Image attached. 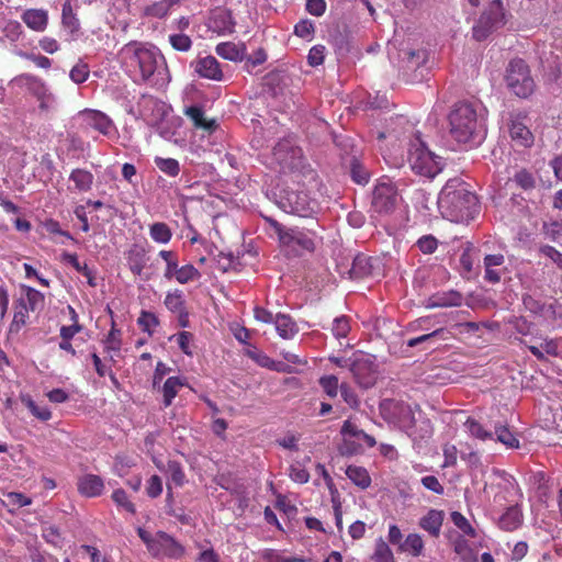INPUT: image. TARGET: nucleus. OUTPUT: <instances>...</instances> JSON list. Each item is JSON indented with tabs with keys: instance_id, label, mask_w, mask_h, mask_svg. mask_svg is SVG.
Here are the masks:
<instances>
[{
	"instance_id": "obj_26",
	"label": "nucleus",
	"mask_w": 562,
	"mask_h": 562,
	"mask_svg": "<svg viewBox=\"0 0 562 562\" xmlns=\"http://www.w3.org/2000/svg\"><path fill=\"white\" fill-rule=\"evenodd\" d=\"M216 54L227 60H243L246 55L245 45H238L232 42L220 43L215 48Z\"/></svg>"
},
{
	"instance_id": "obj_48",
	"label": "nucleus",
	"mask_w": 562,
	"mask_h": 562,
	"mask_svg": "<svg viewBox=\"0 0 562 562\" xmlns=\"http://www.w3.org/2000/svg\"><path fill=\"white\" fill-rule=\"evenodd\" d=\"M42 537L45 539L47 543L56 548H61L63 538L58 527L54 525H44L42 527Z\"/></svg>"
},
{
	"instance_id": "obj_8",
	"label": "nucleus",
	"mask_w": 562,
	"mask_h": 562,
	"mask_svg": "<svg viewBox=\"0 0 562 562\" xmlns=\"http://www.w3.org/2000/svg\"><path fill=\"white\" fill-rule=\"evenodd\" d=\"M482 537L471 524L459 514V558L463 562H476Z\"/></svg>"
},
{
	"instance_id": "obj_28",
	"label": "nucleus",
	"mask_w": 562,
	"mask_h": 562,
	"mask_svg": "<svg viewBox=\"0 0 562 562\" xmlns=\"http://www.w3.org/2000/svg\"><path fill=\"white\" fill-rule=\"evenodd\" d=\"M69 180L74 182L75 190L88 192L92 188L94 177L89 170L77 168L70 172Z\"/></svg>"
},
{
	"instance_id": "obj_18",
	"label": "nucleus",
	"mask_w": 562,
	"mask_h": 562,
	"mask_svg": "<svg viewBox=\"0 0 562 562\" xmlns=\"http://www.w3.org/2000/svg\"><path fill=\"white\" fill-rule=\"evenodd\" d=\"M438 206L441 214L449 218L451 222L456 221L457 216V184L453 179L447 181L446 186L439 193Z\"/></svg>"
},
{
	"instance_id": "obj_41",
	"label": "nucleus",
	"mask_w": 562,
	"mask_h": 562,
	"mask_svg": "<svg viewBox=\"0 0 562 562\" xmlns=\"http://www.w3.org/2000/svg\"><path fill=\"white\" fill-rule=\"evenodd\" d=\"M401 550L408 552L414 557H418L424 549V541L417 533H409L405 541L401 543Z\"/></svg>"
},
{
	"instance_id": "obj_16",
	"label": "nucleus",
	"mask_w": 562,
	"mask_h": 562,
	"mask_svg": "<svg viewBox=\"0 0 562 562\" xmlns=\"http://www.w3.org/2000/svg\"><path fill=\"white\" fill-rule=\"evenodd\" d=\"M350 151L342 157V161L349 167L352 181L360 186L369 183L371 175L362 164V154L355 150L353 145H349Z\"/></svg>"
},
{
	"instance_id": "obj_32",
	"label": "nucleus",
	"mask_w": 562,
	"mask_h": 562,
	"mask_svg": "<svg viewBox=\"0 0 562 562\" xmlns=\"http://www.w3.org/2000/svg\"><path fill=\"white\" fill-rule=\"evenodd\" d=\"M413 125L407 121L404 116H396L391 120V130L387 135L385 133H380L379 138L393 137V138H406V132H412Z\"/></svg>"
},
{
	"instance_id": "obj_51",
	"label": "nucleus",
	"mask_w": 562,
	"mask_h": 562,
	"mask_svg": "<svg viewBox=\"0 0 562 562\" xmlns=\"http://www.w3.org/2000/svg\"><path fill=\"white\" fill-rule=\"evenodd\" d=\"M509 135L513 140H528L535 137L530 130L519 121L512 122Z\"/></svg>"
},
{
	"instance_id": "obj_57",
	"label": "nucleus",
	"mask_w": 562,
	"mask_h": 562,
	"mask_svg": "<svg viewBox=\"0 0 562 562\" xmlns=\"http://www.w3.org/2000/svg\"><path fill=\"white\" fill-rule=\"evenodd\" d=\"M290 477L293 482L299 484H305L310 480L308 471L300 463H294L290 467Z\"/></svg>"
},
{
	"instance_id": "obj_50",
	"label": "nucleus",
	"mask_w": 562,
	"mask_h": 562,
	"mask_svg": "<svg viewBox=\"0 0 562 562\" xmlns=\"http://www.w3.org/2000/svg\"><path fill=\"white\" fill-rule=\"evenodd\" d=\"M155 165L158 167V169L160 171H162L164 173H166L170 177H176L179 175V171H180L179 162L173 158L156 157Z\"/></svg>"
},
{
	"instance_id": "obj_36",
	"label": "nucleus",
	"mask_w": 562,
	"mask_h": 562,
	"mask_svg": "<svg viewBox=\"0 0 562 562\" xmlns=\"http://www.w3.org/2000/svg\"><path fill=\"white\" fill-rule=\"evenodd\" d=\"M184 385V382L179 376L168 378L162 386L164 393V405L168 407L171 405L173 398L177 396L180 387Z\"/></svg>"
},
{
	"instance_id": "obj_31",
	"label": "nucleus",
	"mask_w": 562,
	"mask_h": 562,
	"mask_svg": "<svg viewBox=\"0 0 562 562\" xmlns=\"http://www.w3.org/2000/svg\"><path fill=\"white\" fill-rule=\"evenodd\" d=\"M504 256L501 254L487 255L484 258L485 279L492 283L498 282L501 280V271L495 268L501 267L504 263Z\"/></svg>"
},
{
	"instance_id": "obj_15",
	"label": "nucleus",
	"mask_w": 562,
	"mask_h": 562,
	"mask_svg": "<svg viewBox=\"0 0 562 562\" xmlns=\"http://www.w3.org/2000/svg\"><path fill=\"white\" fill-rule=\"evenodd\" d=\"M16 80L26 86L37 98L40 102L38 108L42 112H48L54 109L55 98L41 78L30 74H22L16 77Z\"/></svg>"
},
{
	"instance_id": "obj_43",
	"label": "nucleus",
	"mask_w": 562,
	"mask_h": 562,
	"mask_svg": "<svg viewBox=\"0 0 562 562\" xmlns=\"http://www.w3.org/2000/svg\"><path fill=\"white\" fill-rule=\"evenodd\" d=\"M200 277V271L193 265H186L179 267L172 279H175L180 284H186L188 282L198 280Z\"/></svg>"
},
{
	"instance_id": "obj_46",
	"label": "nucleus",
	"mask_w": 562,
	"mask_h": 562,
	"mask_svg": "<svg viewBox=\"0 0 562 562\" xmlns=\"http://www.w3.org/2000/svg\"><path fill=\"white\" fill-rule=\"evenodd\" d=\"M167 473L169 480L177 486L181 487L186 483V474L178 461H169L167 464Z\"/></svg>"
},
{
	"instance_id": "obj_42",
	"label": "nucleus",
	"mask_w": 562,
	"mask_h": 562,
	"mask_svg": "<svg viewBox=\"0 0 562 562\" xmlns=\"http://www.w3.org/2000/svg\"><path fill=\"white\" fill-rule=\"evenodd\" d=\"M323 392L330 398H335L340 390V384L336 375H323L318 380Z\"/></svg>"
},
{
	"instance_id": "obj_9",
	"label": "nucleus",
	"mask_w": 562,
	"mask_h": 562,
	"mask_svg": "<svg viewBox=\"0 0 562 562\" xmlns=\"http://www.w3.org/2000/svg\"><path fill=\"white\" fill-rule=\"evenodd\" d=\"M280 207L289 214L310 217L317 211V202L304 191L288 190L279 202Z\"/></svg>"
},
{
	"instance_id": "obj_62",
	"label": "nucleus",
	"mask_w": 562,
	"mask_h": 562,
	"mask_svg": "<svg viewBox=\"0 0 562 562\" xmlns=\"http://www.w3.org/2000/svg\"><path fill=\"white\" fill-rule=\"evenodd\" d=\"M420 483L426 490H428L435 494L442 495L445 492L442 484L439 482L438 477L435 475L423 476L420 480Z\"/></svg>"
},
{
	"instance_id": "obj_61",
	"label": "nucleus",
	"mask_w": 562,
	"mask_h": 562,
	"mask_svg": "<svg viewBox=\"0 0 562 562\" xmlns=\"http://www.w3.org/2000/svg\"><path fill=\"white\" fill-rule=\"evenodd\" d=\"M61 260L69 263L77 272L83 274H89L88 270L90 269L87 263H81L78 260V256L76 254L63 252Z\"/></svg>"
},
{
	"instance_id": "obj_3",
	"label": "nucleus",
	"mask_w": 562,
	"mask_h": 562,
	"mask_svg": "<svg viewBox=\"0 0 562 562\" xmlns=\"http://www.w3.org/2000/svg\"><path fill=\"white\" fill-rule=\"evenodd\" d=\"M137 535L146 544L148 552L155 558L180 559L184 554V547L165 531H157L151 535L139 527Z\"/></svg>"
},
{
	"instance_id": "obj_33",
	"label": "nucleus",
	"mask_w": 562,
	"mask_h": 562,
	"mask_svg": "<svg viewBox=\"0 0 562 562\" xmlns=\"http://www.w3.org/2000/svg\"><path fill=\"white\" fill-rule=\"evenodd\" d=\"M276 329L283 339H290L297 333L296 324L284 314H278L274 319Z\"/></svg>"
},
{
	"instance_id": "obj_20",
	"label": "nucleus",
	"mask_w": 562,
	"mask_h": 562,
	"mask_svg": "<svg viewBox=\"0 0 562 562\" xmlns=\"http://www.w3.org/2000/svg\"><path fill=\"white\" fill-rule=\"evenodd\" d=\"M194 71L202 78L221 81L223 71L217 59L213 56L201 57L195 60Z\"/></svg>"
},
{
	"instance_id": "obj_25",
	"label": "nucleus",
	"mask_w": 562,
	"mask_h": 562,
	"mask_svg": "<svg viewBox=\"0 0 562 562\" xmlns=\"http://www.w3.org/2000/svg\"><path fill=\"white\" fill-rule=\"evenodd\" d=\"M522 522V514L517 505L510 506L498 518V527L505 531H514L520 527Z\"/></svg>"
},
{
	"instance_id": "obj_63",
	"label": "nucleus",
	"mask_w": 562,
	"mask_h": 562,
	"mask_svg": "<svg viewBox=\"0 0 562 562\" xmlns=\"http://www.w3.org/2000/svg\"><path fill=\"white\" fill-rule=\"evenodd\" d=\"M325 59V47L323 45L313 46L307 55V61L312 67L319 66Z\"/></svg>"
},
{
	"instance_id": "obj_37",
	"label": "nucleus",
	"mask_w": 562,
	"mask_h": 562,
	"mask_svg": "<svg viewBox=\"0 0 562 562\" xmlns=\"http://www.w3.org/2000/svg\"><path fill=\"white\" fill-rule=\"evenodd\" d=\"M149 236L158 244H168L172 238V232L166 223L156 222L149 226Z\"/></svg>"
},
{
	"instance_id": "obj_7",
	"label": "nucleus",
	"mask_w": 562,
	"mask_h": 562,
	"mask_svg": "<svg viewBox=\"0 0 562 562\" xmlns=\"http://www.w3.org/2000/svg\"><path fill=\"white\" fill-rule=\"evenodd\" d=\"M400 194L391 181H380L372 192L371 210L379 216L391 215L397 207Z\"/></svg>"
},
{
	"instance_id": "obj_12",
	"label": "nucleus",
	"mask_w": 562,
	"mask_h": 562,
	"mask_svg": "<svg viewBox=\"0 0 562 562\" xmlns=\"http://www.w3.org/2000/svg\"><path fill=\"white\" fill-rule=\"evenodd\" d=\"M505 24V12L501 0H493L488 9L483 12L477 24L473 27L476 41L485 40L494 30Z\"/></svg>"
},
{
	"instance_id": "obj_45",
	"label": "nucleus",
	"mask_w": 562,
	"mask_h": 562,
	"mask_svg": "<svg viewBox=\"0 0 562 562\" xmlns=\"http://www.w3.org/2000/svg\"><path fill=\"white\" fill-rule=\"evenodd\" d=\"M122 333L115 327V323L112 322V327L104 339V349L108 352H119L122 347Z\"/></svg>"
},
{
	"instance_id": "obj_23",
	"label": "nucleus",
	"mask_w": 562,
	"mask_h": 562,
	"mask_svg": "<svg viewBox=\"0 0 562 562\" xmlns=\"http://www.w3.org/2000/svg\"><path fill=\"white\" fill-rule=\"evenodd\" d=\"M21 20L34 32H44L48 25V12L44 9H27Z\"/></svg>"
},
{
	"instance_id": "obj_60",
	"label": "nucleus",
	"mask_w": 562,
	"mask_h": 562,
	"mask_svg": "<svg viewBox=\"0 0 562 562\" xmlns=\"http://www.w3.org/2000/svg\"><path fill=\"white\" fill-rule=\"evenodd\" d=\"M340 395L344 398V401L351 407V408H358L360 401L358 398V395L355 393V391L347 384L341 383L340 384Z\"/></svg>"
},
{
	"instance_id": "obj_59",
	"label": "nucleus",
	"mask_w": 562,
	"mask_h": 562,
	"mask_svg": "<svg viewBox=\"0 0 562 562\" xmlns=\"http://www.w3.org/2000/svg\"><path fill=\"white\" fill-rule=\"evenodd\" d=\"M418 249L426 255L435 252L438 246L437 239L431 235L422 236L416 243Z\"/></svg>"
},
{
	"instance_id": "obj_6",
	"label": "nucleus",
	"mask_w": 562,
	"mask_h": 562,
	"mask_svg": "<svg viewBox=\"0 0 562 562\" xmlns=\"http://www.w3.org/2000/svg\"><path fill=\"white\" fill-rule=\"evenodd\" d=\"M273 156L283 171L289 170L305 177H315V171L306 162L299 146H293L291 143H277L273 147Z\"/></svg>"
},
{
	"instance_id": "obj_13",
	"label": "nucleus",
	"mask_w": 562,
	"mask_h": 562,
	"mask_svg": "<svg viewBox=\"0 0 562 562\" xmlns=\"http://www.w3.org/2000/svg\"><path fill=\"white\" fill-rule=\"evenodd\" d=\"M349 370L360 387L369 389L376 382V368L374 361L367 355H353L350 359Z\"/></svg>"
},
{
	"instance_id": "obj_27",
	"label": "nucleus",
	"mask_w": 562,
	"mask_h": 562,
	"mask_svg": "<svg viewBox=\"0 0 562 562\" xmlns=\"http://www.w3.org/2000/svg\"><path fill=\"white\" fill-rule=\"evenodd\" d=\"M61 24L69 32V34L72 37L78 35V32L80 30V22H79V19L77 18L76 13L74 12L70 0H67L63 4Z\"/></svg>"
},
{
	"instance_id": "obj_34",
	"label": "nucleus",
	"mask_w": 562,
	"mask_h": 562,
	"mask_svg": "<svg viewBox=\"0 0 562 562\" xmlns=\"http://www.w3.org/2000/svg\"><path fill=\"white\" fill-rule=\"evenodd\" d=\"M20 400L38 420L47 422L52 418L50 409L47 406L37 405L31 395L21 394Z\"/></svg>"
},
{
	"instance_id": "obj_39",
	"label": "nucleus",
	"mask_w": 562,
	"mask_h": 562,
	"mask_svg": "<svg viewBox=\"0 0 562 562\" xmlns=\"http://www.w3.org/2000/svg\"><path fill=\"white\" fill-rule=\"evenodd\" d=\"M372 560L374 562H395V558L391 548L382 538H379L375 541V548L372 554Z\"/></svg>"
},
{
	"instance_id": "obj_38",
	"label": "nucleus",
	"mask_w": 562,
	"mask_h": 562,
	"mask_svg": "<svg viewBox=\"0 0 562 562\" xmlns=\"http://www.w3.org/2000/svg\"><path fill=\"white\" fill-rule=\"evenodd\" d=\"M496 440L503 443L506 448L514 449L519 447V441L516 436L509 430L506 425H495L493 436Z\"/></svg>"
},
{
	"instance_id": "obj_24",
	"label": "nucleus",
	"mask_w": 562,
	"mask_h": 562,
	"mask_svg": "<svg viewBox=\"0 0 562 562\" xmlns=\"http://www.w3.org/2000/svg\"><path fill=\"white\" fill-rule=\"evenodd\" d=\"M459 422L462 423L464 432L479 440L493 439V431H490L483 427V425L472 416H467L464 419L459 417Z\"/></svg>"
},
{
	"instance_id": "obj_4",
	"label": "nucleus",
	"mask_w": 562,
	"mask_h": 562,
	"mask_svg": "<svg viewBox=\"0 0 562 562\" xmlns=\"http://www.w3.org/2000/svg\"><path fill=\"white\" fill-rule=\"evenodd\" d=\"M408 161L415 173L428 178H434L443 168V158L431 151L426 143H412Z\"/></svg>"
},
{
	"instance_id": "obj_47",
	"label": "nucleus",
	"mask_w": 562,
	"mask_h": 562,
	"mask_svg": "<svg viewBox=\"0 0 562 562\" xmlns=\"http://www.w3.org/2000/svg\"><path fill=\"white\" fill-rule=\"evenodd\" d=\"M137 324L143 331L151 335L154 329L159 325V319L154 313L142 311Z\"/></svg>"
},
{
	"instance_id": "obj_55",
	"label": "nucleus",
	"mask_w": 562,
	"mask_h": 562,
	"mask_svg": "<svg viewBox=\"0 0 562 562\" xmlns=\"http://www.w3.org/2000/svg\"><path fill=\"white\" fill-rule=\"evenodd\" d=\"M331 330L336 338H346L350 331L349 318L347 316L336 317Z\"/></svg>"
},
{
	"instance_id": "obj_19",
	"label": "nucleus",
	"mask_w": 562,
	"mask_h": 562,
	"mask_svg": "<svg viewBox=\"0 0 562 562\" xmlns=\"http://www.w3.org/2000/svg\"><path fill=\"white\" fill-rule=\"evenodd\" d=\"M77 490L81 496L88 498L98 497L104 491V482L97 474H83L77 480Z\"/></svg>"
},
{
	"instance_id": "obj_49",
	"label": "nucleus",
	"mask_w": 562,
	"mask_h": 562,
	"mask_svg": "<svg viewBox=\"0 0 562 562\" xmlns=\"http://www.w3.org/2000/svg\"><path fill=\"white\" fill-rule=\"evenodd\" d=\"M164 303L166 307L173 313H181L184 310V300L182 292L179 290L167 293Z\"/></svg>"
},
{
	"instance_id": "obj_11",
	"label": "nucleus",
	"mask_w": 562,
	"mask_h": 562,
	"mask_svg": "<svg viewBox=\"0 0 562 562\" xmlns=\"http://www.w3.org/2000/svg\"><path fill=\"white\" fill-rule=\"evenodd\" d=\"M505 24V12L501 0H493L488 9L483 12L477 24L473 27L476 41L485 40L494 30Z\"/></svg>"
},
{
	"instance_id": "obj_1",
	"label": "nucleus",
	"mask_w": 562,
	"mask_h": 562,
	"mask_svg": "<svg viewBox=\"0 0 562 562\" xmlns=\"http://www.w3.org/2000/svg\"><path fill=\"white\" fill-rule=\"evenodd\" d=\"M119 56L126 68L137 71L140 80L151 87L164 88L171 80L165 57L154 46L132 41L121 48Z\"/></svg>"
},
{
	"instance_id": "obj_44",
	"label": "nucleus",
	"mask_w": 562,
	"mask_h": 562,
	"mask_svg": "<svg viewBox=\"0 0 562 562\" xmlns=\"http://www.w3.org/2000/svg\"><path fill=\"white\" fill-rule=\"evenodd\" d=\"M111 498L119 508H122L132 515L136 514V507L134 503L130 499L127 493L123 488L113 491Z\"/></svg>"
},
{
	"instance_id": "obj_22",
	"label": "nucleus",
	"mask_w": 562,
	"mask_h": 562,
	"mask_svg": "<svg viewBox=\"0 0 562 562\" xmlns=\"http://www.w3.org/2000/svg\"><path fill=\"white\" fill-rule=\"evenodd\" d=\"M147 250L145 247L134 244L126 252V260L134 276H142L147 263Z\"/></svg>"
},
{
	"instance_id": "obj_14",
	"label": "nucleus",
	"mask_w": 562,
	"mask_h": 562,
	"mask_svg": "<svg viewBox=\"0 0 562 562\" xmlns=\"http://www.w3.org/2000/svg\"><path fill=\"white\" fill-rule=\"evenodd\" d=\"M459 136L469 138H484L485 132L477 124L476 111L469 102H459Z\"/></svg>"
},
{
	"instance_id": "obj_17",
	"label": "nucleus",
	"mask_w": 562,
	"mask_h": 562,
	"mask_svg": "<svg viewBox=\"0 0 562 562\" xmlns=\"http://www.w3.org/2000/svg\"><path fill=\"white\" fill-rule=\"evenodd\" d=\"M477 196L459 183V222L467 224L474 220L480 213Z\"/></svg>"
},
{
	"instance_id": "obj_40",
	"label": "nucleus",
	"mask_w": 562,
	"mask_h": 562,
	"mask_svg": "<svg viewBox=\"0 0 562 562\" xmlns=\"http://www.w3.org/2000/svg\"><path fill=\"white\" fill-rule=\"evenodd\" d=\"M158 256L166 262L165 278L171 280L179 269L177 252L172 250H160Z\"/></svg>"
},
{
	"instance_id": "obj_10",
	"label": "nucleus",
	"mask_w": 562,
	"mask_h": 562,
	"mask_svg": "<svg viewBox=\"0 0 562 562\" xmlns=\"http://www.w3.org/2000/svg\"><path fill=\"white\" fill-rule=\"evenodd\" d=\"M77 120L82 128H91L104 137L112 138L117 134L113 120L99 110L83 109L78 112Z\"/></svg>"
},
{
	"instance_id": "obj_30",
	"label": "nucleus",
	"mask_w": 562,
	"mask_h": 562,
	"mask_svg": "<svg viewBox=\"0 0 562 562\" xmlns=\"http://www.w3.org/2000/svg\"><path fill=\"white\" fill-rule=\"evenodd\" d=\"M347 477L358 487L366 490L371 485V476L368 470L359 465H349L346 469Z\"/></svg>"
},
{
	"instance_id": "obj_56",
	"label": "nucleus",
	"mask_w": 562,
	"mask_h": 562,
	"mask_svg": "<svg viewBox=\"0 0 562 562\" xmlns=\"http://www.w3.org/2000/svg\"><path fill=\"white\" fill-rule=\"evenodd\" d=\"M315 26L311 20H301L294 26V34L301 38L311 40L314 35Z\"/></svg>"
},
{
	"instance_id": "obj_53",
	"label": "nucleus",
	"mask_w": 562,
	"mask_h": 562,
	"mask_svg": "<svg viewBox=\"0 0 562 562\" xmlns=\"http://www.w3.org/2000/svg\"><path fill=\"white\" fill-rule=\"evenodd\" d=\"M169 43L173 49L179 52H188L192 46L190 36L183 33L169 35Z\"/></svg>"
},
{
	"instance_id": "obj_64",
	"label": "nucleus",
	"mask_w": 562,
	"mask_h": 562,
	"mask_svg": "<svg viewBox=\"0 0 562 562\" xmlns=\"http://www.w3.org/2000/svg\"><path fill=\"white\" fill-rule=\"evenodd\" d=\"M146 493L150 498H156L162 493V481L158 475H151L147 482Z\"/></svg>"
},
{
	"instance_id": "obj_35",
	"label": "nucleus",
	"mask_w": 562,
	"mask_h": 562,
	"mask_svg": "<svg viewBox=\"0 0 562 562\" xmlns=\"http://www.w3.org/2000/svg\"><path fill=\"white\" fill-rule=\"evenodd\" d=\"M529 350L539 360H543L546 355L553 357L559 355L558 341L554 339H544L539 346H529Z\"/></svg>"
},
{
	"instance_id": "obj_58",
	"label": "nucleus",
	"mask_w": 562,
	"mask_h": 562,
	"mask_svg": "<svg viewBox=\"0 0 562 562\" xmlns=\"http://www.w3.org/2000/svg\"><path fill=\"white\" fill-rule=\"evenodd\" d=\"M513 180L524 190L532 189L536 183L533 176L525 169L516 172Z\"/></svg>"
},
{
	"instance_id": "obj_52",
	"label": "nucleus",
	"mask_w": 562,
	"mask_h": 562,
	"mask_svg": "<svg viewBox=\"0 0 562 562\" xmlns=\"http://www.w3.org/2000/svg\"><path fill=\"white\" fill-rule=\"evenodd\" d=\"M27 318L29 307L25 303H21L19 306L15 307V312L11 323V330L19 331L26 324Z\"/></svg>"
},
{
	"instance_id": "obj_21",
	"label": "nucleus",
	"mask_w": 562,
	"mask_h": 562,
	"mask_svg": "<svg viewBox=\"0 0 562 562\" xmlns=\"http://www.w3.org/2000/svg\"><path fill=\"white\" fill-rule=\"evenodd\" d=\"M184 114L192 121L195 128L203 130L209 134L213 133L218 127L216 120L207 119L203 109L199 105L186 108Z\"/></svg>"
},
{
	"instance_id": "obj_2",
	"label": "nucleus",
	"mask_w": 562,
	"mask_h": 562,
	"mask_svg": "<svg viewBox=\"0 0 562 562\" xmlns=\"http://www.w3.org/2000/svg\"><path fill=\"white\" fill-rule=\"evenodd\" d=\"M263 220L277 235L279 246L286 256L300 257L304 252H313L316 249L315 232L284 226L271 216H263Z\"/></svg>"
},
{
	"instance_id": "obj_5",
	"label": "nucleus",
	"mask_w": 562,
	"mask_h": 562,
	"mask_svg": "<svg viewBox=\"0 0 562 562\" xmlns=\"http://www.w3.org/2000/svg\"><path fill=\"white\" fill-rule=\"evenodd\" d=\"M505 82L507 88L519 98H528L536 86L529 66L521 58H514L508 63Z\"/></svg>"
},
{
	"instance_id": "obj_29",
	"label": "nucleus",
	"mask_w": 562,
	"mask_h": 562,
	"mask_svg": "<svg viewBox=\"0 0 562 562\" xmlns=\"http://www.w3.org/2000/svg\"><path fill=\"white\" fill-rule=\"evenodd\" d=\"M443 521L441 510L430 509L426 516L420 519V527L432 536H438Z\"/></svg>"
},
{
	"instance_id": "obj_54",
	"label": "nucleus",
	"mask_w": 562,
	"mask_h": 562,
	"mask_svg": "<svg viewBox=\"0 0 562 562\" xmlns=\"http://www.w3.org/2000/svg\"><path fill=\"white\" fill-rule=\"evenodd\" d=\"M89 74L88 64L80 60L71 68L69 77L75 83H82L88 79Z\"/></svg>"
}]
</instances>
